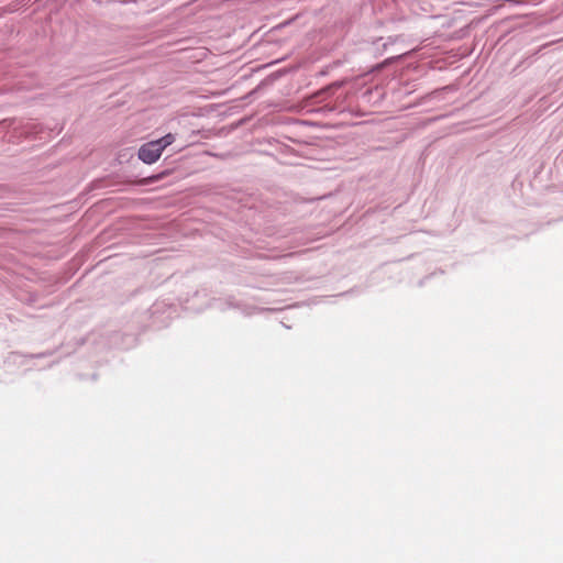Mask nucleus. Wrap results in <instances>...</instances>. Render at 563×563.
<instances>
[{"mask_svg":"<svg viewBox=\"0 0 563 563\" xmlns=\"http://www.w3.org/2000/svg\"><path fill=\"white\" fill-rule=\"evenodd\" d=\"M174 141L175 136L168 133L159 140L145 143L139 150V158L145 164H153L161 157L163 151L173 144Z\"/></svg>","mask_w":563,"mask_h":563,"instance_id":"f257e3e1","label":"nucleus"}]
</instances>
